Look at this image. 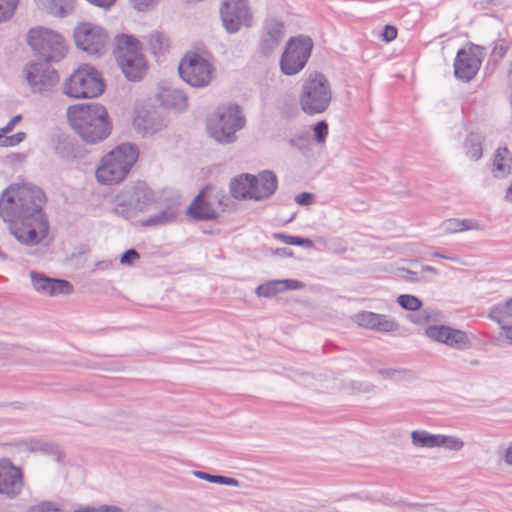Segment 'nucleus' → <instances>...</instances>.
I'll list each match as a JSON object with an SVG mask.
<instances>
[{"label": "nucleus", "mask_w": 512, "mask_h": 512, "mask_svg": "<svg viewBox=\"0 0 512 512\" xmlns=\"http://www.w3.org/2000/svg\"><path fill=\"white\" fill-rule=\"evenodd\" d=\"M397 303L405 310L417 311L421 308L422 302L413 295L403 294L397 298Z\"/></svg>", "instance_id": "34"}, {"label": "nucleus", "mask_w": 512, "mask_h": 512, "mask_svg": "<svg viewBox=\"0 0 512 512\" xmlns=\"http://www.w3.org/2000/svg\"><path fill=\"white\" fill-rule=\"evenodd\" d=\"M443 228L448 233L462 232L460 219H448L443 223Z\"/></svg>", "instance_id": "47"}, {"label": "nucleus", "mask_w": 512, "mask_h": 512, "mask_svg": "<svg viewBox=\"0 0 512 512\" xmlns=\"http://www.w3.org/2000/svg\"><path fill=\"white\" fill-rule=\"evenodd\" d=\"M152 204L157 213L140 222L141 227H159L176 222L179 216L177 198L156 199L153 190L145 182H137L121 190L115 197L113 213L125 220H133L147 212Z\"/></svg>", "instance_id": "2"}, {"label": "nucleus", "mask_w": 512, "mask_h": 512, "mask_svg": "<svg viewBox=\"0 0 512 512\" xmlns=\"http://www.w3.org/2000/svg\"><path fill=\"white\" fill-rule=\"evenodd\" d=\"M503 460L508 466L512 467V442L505 449L503 454Z\"/></svg>", "instance_id": "54"}, {"label": "nucleus", "mask_w": 512, "mask_h": 512, "mask_svg": "<svg viewBox=\"0 0 512 512\" xmlns=\"http://www.w3.org/2000/svg\"><path fill=\"white\" fill-rule=\"evenodd\" d=\"M32 286L39 294L54 297L60 294L67 295L73 292V286L70 282L51 278L37 271L30 272Z\"/></svg>", "instance_id": "17"}, {"label": "nucleus", "mask_w": 512, "mask_h": 512, "mask_svg": "<svg viewBox=\"0 0 512 512\" xmlns=\"http://www.w3.org/2000/svg\"><path fill=\"white\" fill-rule=\"evenodd\" d=\"M220 15L229 33H236L242 26L250 27L252 24L253 17L247 0H223Z\"/></svg>", "instance_id": "13"}, {"label": "nucleus", "mask_w": 512, "mask_h": 512, "mask_svg": "<svg viewBox=\"0 0 512 512\" xmlns=\"http://www.w3.org/2000/svg\"><path fill=\"white\" fill-rule=\"evenodd\" d=\"M433 314V311L425 309L419 312L417 315L411 316L410 320L418 325L425 324L433 318Z\"/></svg>", "instance_id": "41"}, {"label": "nucleus", "mask_w": 512, "mask_h": 512, "mask_svg": "<svg viewBox=\"0 0 512 512\" xmlns=\"http://www.w3.org/2000/svg\"><path fill=\"white\" fill-rule=\"evenodd\" d=\"M332 101V87L328 78L319 72H313L304 80L299 96L303 112L308 115L325 112Z\"/></svg>", "instance_id": "5"}, {"label": "nucleus", "mask_w": 512, "mask_h": 512, "mask_svg": "<svg viewBox=\"0 0 512 512\" xmlns=\"http://www.w3.org/2000/svg\"><path fill=\"white\" fill-rule=\"evenodd\" d=\"M74 512H97L96 508L93 507H85L75 510Z\"/></svg>", "instance_id": "61"}, {"label": "nucleus", "mask_w": 512, "mask_h": 512, "mask_svg": "<svg viewBox=\"0 0 512 512\" xmlns=\"http://www.w3.org/2000/svg\"><path fill=\"white\" fill-rule=\"evenodd\" d=\"M411 442L417 448H435L436 434L426 430H414L411 432Z\"/></svg>", "instance_id": "31"}, {"label": "nucleus", "mask_w": 512, "mask_h": 512, "mask_svg": "<svg viewBox=\"0 0 512 512\" xmlns=\"http://www.w3.org/2000/svg\"><path fill=\"white\" fill-rule=\"evenodd\" d=\"M464 447V442L452 435L436 434L435 448H445L449 451H460Z\"/></svg>", "instance_id": "32"}, {"label": "nucleus", "mask_w": 512, "mask_h": 512, "mask_svg": "<svg viewBox=\"0 0 512 512\" xmlns=\"http://www.w3.org/2000/svg\"><path fill=\"white\" fill-rule=\"evenodd\" d=\"M47 11L57 17H65L74 12L75 0H40Z\"/></svg>", "instance_id": "27"}, {"label": "nucleus", "mask_w": 512, "mask_h": 512, "mask_svg": "<svg viewBox=\"0 0 512 512\" xmlns=\"http://www.w3.org/2000/svg\"><path fill=\"white\" fill-rule=\"evenodd\" d=\"M211 483L228 485V486H233V487H238L240 484L237 479L222 476V475H213V479H212Z\"/></svg>", "instance_id": "45"}, {"label": "nucleus", "mask_w": 512, "mask_h": 512, "mask_svg": "<svg viewBox=\"0 0 512 512\" xmlns=\"http://www.w3.org/2000/svg\"><path fill=\"white\" fill-rule=\"evenodd\" d=\"M97 512H124L122 508L117 506L102 505L96 508Z\"/></svg>", "instance_id": "58"}, {"label": "nucleus", "mask_w": 512, "mask_h": 512, "mask_svg": "<svg viewBox=\"0 0 512 512\" xmlns=\"http://www.w3.org/2000/svg\"><path fill=\"white\" fill-rule=\"evenodd\" d=\"M275 238L282 240L284 243L288 245H297V246H303L307 248H312L314 246V243L312 240L308 238H302L298 236H290L285 235L282 233H277L274 235Z\"/></svg>", "instance_id": "35"}, {"label": "nucleus", "mask_w": 512, "mask_h": 512, "mask_svg": "<svg viewBox=\"0 0 512 512\" xmlns=\"http://www.w3.org/2000/svg\"><path fill=\"white\" fill-rule=\"evenodd\" d=\"M508 149L499 148L495 154L493 162V173L497 178H503L510 173L511 170V159L507 157Z\"/></svg>", "instance_id": "28"}, {"label": "nucleus", "mask_w": 512, "mask_h": 512, "mask_svg": "<svg viewBox=\"0 0 512 512\" xmlns=\"http://www.w3.org/2000/svg\"><path fill=\"white\" fill-rule=\"evenodd\" d=\"M148 46L155 55L165 53L169 48L168 37L159 31H154L147 36Z\"/></svg>", "instance_id": "30"}, {"label": "nucleus", "mask_w": 512, "mask_h": 512, "mask_svg": "<svg viewBox=\"0 0 512 512\" xmlns=\"http://www.w3.org/2000/svg\"><path fill=\"white\" fill-rule=\"evenodd\" d=\"M4 134H6L5 132H3V129L1 128L0 129V146H2V140L4 138Z\"/></svg>", "instance_id": "64"}, {"label": "nucleus", "mask_w": 512, "mask_h": 512, "mask_svg": "<svg viewBox=\"0 0 512 512\" xmlns=\"http://www.w3.org/2000/svg\"><path fill=\"white\" fill-rule=\"evenodd\" d=\"M192 474L196 477V478H199V479H202V480H205L207 482H212V479H213V475L212 474H209V473H206V472H203V471H193Z\"/></svg>", "instance_id": "57"}, {"label": "nucleus", "mask_w": 512, "mask_h": 512, "mask_svg": "<svg viewBox=\"0 0 512 512\" xmlns=\"http://www.w3.org/2000/svg\"><path fill=\"white\" fill-rule=\"evenodd\" d=\"M313 48V41L307 36L291 38L281 56L280 67L285 75H295L306 65Z\"/></svg>", "instance_id": "10"}, {"label": "nucleus", "mask_w": 512, "mask_h": 512, "mask_svg": "<svg viewBox=\"0 0 512 512\" xmlns=\"http://www.w3.org/2000/svg\"><path fill=\"white\" fill-rule=\"evenodd\" d=\"M281 284L279 280L268 281L264 284L259 285L255 293L258 297L270 298L278 293H281Z\"/></svg>", "instance_id": "33"}, {"label": "nucleus", "mask_w": 512, "mask_h": 512, "mask_svg": "<svg viewBox=\"0 0 512 512\" xmlns=\"http://www.w3.org/2000/svg\"><path fill=\"white\" fill-rule=\"evenodd\" d=\"M215 203L221 204V199L203 190L194 198L187 213L196 220H214L219 215L214 208Z\"/></svg>", "instance_id": "18"}, {"label": "nucleus", "mask_w": 512, "mask_h": 512, "mask_svg": "<svg viewBox=\"0 0 512 512\" xmlns=\"http://www.w3.org/2000/svg\"><path fill=\"white\" fill-rule=\"evenodd\" d=\"M23 489V475L19 467L7 459H0V494L9 499L18 497Z\"/></svg>", "instance_id": "15"}, {"label": "nucleus", "mask_w": 512, "mask_h": 512, "mask_svg": "<svg viewBox=\"0 0 512 512\" xmlns=\"http://www.w3.org/2000/svg\"><path fill=\"white\" fill-rule=\"evenodd\" d=\"M68 119L75 132L88 144L103 141L110 134L107 110L99 103L69 107Z\"/></svg>", "instance_id": "3"}, {"label": "nucleus", "mask_w": 512, "mask_h": 512, "mask_svg": "<svg viewBox=\"0 0 512 512\" xmlns=\"http://www.w3.org/2000/svg\"><path fill=\"white\" fill-rule=\"evenodd\" d=\"M313 197L312 193L302 192L295 197V202L302 206L309 205L312 203Z\"/></svg>", "instance_id": "49"}, {"label": "nucleus", "mask_w": 512, "mask_h": 512, "mask_svg": "<svg viewBox=\"0 0 512 512\" xmlns=\"http://www.w3.org/2000/svg\"><path fill=\"white\" fill-rule=\"evenodd\" d=\"M460 227L461 231H468V230H476V231H483L484 226L480 224L478 221L470 220V219H462L460 220Z\"/></svg>", "instance_id": "42"}, {"label": "nucleus", "mask_w": 512, "mask_h": 512, "mask_svg": "<svg viewBox=\"0 0 512 512\" xmlns=\"http://www.w3.org/2000/svg\"><path fill=\"white\" fill-rule=\"evenodd\" d=\"M464 149L466 155L473 161H477L482 156V140L481 136L471 133L467 136L464 142Z\"/></svg>", "instance_id": "29"}, {"label": "nucleus", "mask_w": 512, "mask_h": 512, "mask_svg": "<svg viewBox=\"0 0 512 512\" xmlns=\"http://www.w3.org/2000/svg\"><path fill=\"white\" fill-rule=\"evenodd\" d=\"M26 512H63L60 505L53 501H41L30 506Z\"/></svg>", "instance_id": "37"}, {"label": "nucleus", "mask_w": 512, "mask_h": 512, "mask_svg": "<svg viewBox=\"0 0 512 512\" xmlns=\"http://www.w3.org/2000/svg\"><path fill=\"white\" fill-rule=\"evenodd\" d=\"M276 253L279 254V255H284V256H290L292 255V252L291 251H288L286 248H283V249H277L276 250Z\"/></svg>", "instance_id": "60"}, {"label": "nucleus", "mask_w": 512, "mask_h": 512, "mask_svg": "<svg viewBox=\"0 0 512 512\" xmlns=\"http://www.w3.org/2000/svg\"><path fill=\"white\" fill-rule=\"evenodd\" d=\"M133 125L143 135H153L164 127V122L155 111L139 110L134 118Z\"/></svg>", "instance_id": "21"}, {"label": "nucleus", "mask_w": 512, "mask_h": 512, "mask_svg": "<svg viewBox=\"0 0 512 512\" xmlns=\"http://www.w3.org/2000/svg\"><path fill=\"white\" fill-rule=\"evenodd\" d=\"M178 72L186 83L199 88L211 82L214 68L203 56L190 52L181 59Z\"/></svg>", "instance_id": "11"}, {"label": "nucleus", "mask_w": 512, "mask_h": 512, "mask_svg": "<svg viewBox=\"0 0 512 512\" xmlns=\"http://www.w3.org/2000/svg\"><path fill=\"white\" fill-rule=\"evenodd\" d=\"M398 271L400 273V276L404 280L409 281V282L416 283V282H422V281L427 280L424 275H421V272H419V268L412 270L409 268L400 267V268H398Z\"/></svg>", "instance_id": "38"}, {"label": "nucleus", "mask_w": 512, "mask_h": 512, "mask_svg": "<svg viewBox=\"0 0 512 512\" xmlns=\"http://www.w3.org/2000/svg\"><path fill=\"white\" fill-rule=\"evenodd\" d=\"M502 333L501 336L505 338V340L512 345V324L508 326H503L501 328Z\"/></svg>", "instance_id": "52"}, {"label": "nucleus", "mask_w": 512, "mask_h": 512, "mask_svg": "<svg viewBox=\"0 0 512 512\" xmlns=\"http://www.w3.org/2000/svg\"><path fill=\"white\" fill-rule=\"evenodd\" d=\"M504 200L510 204H512V180L509 186L507 187L504 195Z\"/></svg>", "instance_id": "59"}, {"label": "nucleus", "mask_w": 512, "mask_h": 512, "mask_svg": "<svg viewBox=\"0 0 512 512\" xmlns=\"http://www.w3.org/2000/svg\"><path fill=\"white\" fill-rule=\"evenodd\" d=\"M469 363L472 366H479L480 365V361L477 360V359L470 360Z\"/></svg>", "instance_id": "63"}, {"label": "nucleus", "mask_w": 512, "mask_h": 512, "mask_svg": "<svg viewBox=\"0 0 512 512\" xmlns=\"http://www.w3.org/2000/svg\"><path fill=\"white\" fill-rule=\"evenodd\" d=\"M73 36L76 46L90 55L104 54L110 43L106 31L90 23H82L75 27Z\"/></svg>", "instance_id": "12"}, {"label": "nucleus", "mask_w": 512, "mask_h": 512, "mask_svg": "<svg viewBox=\"0 0 512 512\" xmlns=\"http://www.w3.org/2000/svg\"><path fill=\"white\" fill-rule=\"evenodd\" d=\"M409 263L415 268H419V272H421V275H423L424 272H430L434 275L438 273V271L434 267L429 265H420L416 260H409Z\"/></svg>", "instance_id": "50"}, {"label": "nucleus", "mask_w": 512, "mask_h": 512, "mask_svg": "<svg viewBox=\"0 0 512 512\" xmlns=\"http://www.w3.org/2000/svg\"><path fill=\"white\" fill-rule=\"evenodd\" d=\"M25 138L26 133L24 132H18L11 136H7V134H4V138L2 140V147H11L18 145L19 143L24 141Z\"/></svg>", "instance_id": "40"}, {"label": "nucleus", "mask_w": 512, "mask_h": 512, "mask_svg": "<svg viewBox=\"0 0 512 512\" xmlns=\"http://www.w3.org/2000/svg\"><path fill=\"white\" fill-rule=\"evenodd\" d=\"M425 335L435 342L457 350H464L470 346L469 337L464 331L446 325H429L425 329Z\"/></svg>", "instance_id": "14"}, {"label": "nucleus", "mask_w": 512, "mask_h": 512, "mask_svg": "<svg viewBox=\"0 0 512 512\" xmlns=\"http://www.w3.org/2000/svg\"><path fill=\"white\" fill-rule=\"evenodd\" d=\"M245 126V117L236 104L219 106L209 117L207 130L209 135L222 144L233 143L236 132Z\"/></svg>", "instance_id": "6"}, {"label": "nucleus", "mask_w": 512, "mask_h": 512, "mask_svg": "<svg viewBox=\"0 0 512 512\" xmlns=\"http://www.w3.org/2000/svg\"><path fill=\"white\" fill-rule=\"evenodd\" d=\"M27 41L32 50L46 63L58 62L67 54V45L63 36L45 27L30 29Z\"/></svg>", "instance_id": "8"}, {"label": "nucleus", "mask_w": 512, "mask_h": 512, "mask_svg": "<svg viewBox=\"0 0 512 512\" xmlns=\"http://www.w3.org/2000/svg\"><path fill=\"white\" fill-rule=\"evenodd\" d=\"M138 159V148L130 143H123L106 154L96 169V178L102 184L121 182Z\"/></svg>", "instance_id": "4"}, {"label": "nucleus", "mask_w": 512, "mask_h": 512, "mask_svg": "<svg viewBox=\"0 0 512 512\" xmlns=\"http://www.w3.org/2000/svg\"><path fill=\"white\" fill-rule=\"evenodd\" d=\"M138 41L131 36L122 34L116 38L114 55L122 73L130 81L142 79L147 65L140 52Z\"/></svg>", "instance_id": "7"}, {"label": "nucleus", "mask_w": 512, "mask_h": 512, "mask_svg": "<svg viewBox=\"0 0 512 512\" xmlns=\"http://www.w3.org/2000/svg\"><path fill=\"white\" fill-rule=\"evenodd\" d=\"M376 373L384 378H392V377H394V375L399 373V371L396 369L389 368V369H378V370H376Z\"/></svg>", "instance_id": "53"}, {"label": "nucleus", "mask_w": 512, "mask_h": 512, "mask_svg": "<svg viewBox=\"0 0 512 512\" xmlns=\"http://www.w3.org/2000/svg\"><path fill=\"white\" fill-rule=\"evenodd\" d=\"M480 65V59L471 50H459L454 62V74L459 79L470 81L476 75Z\"/></svg>", "instance_id": "20"}, {"label": "nucleus", "mask_w": 512, "mask_h": 512, "mask_svg": "<svg viewBox=\"0 0 512 512\" xmlns=\"http://www.w3.org/2000/svg\"><path fill=\"white\" fill-rule=\"evenodd\" d=\"M158 0H130L132 6L138 11H145L153 7Z\"/></svg>", "instance_id": "46"}, {"label": "nucleus", "mask_w": 512, "mask_h": 512, "mask_svg": "<svg viewBox=\"0 0 512 512\" xmlns=\"http://www.w3.org/2000/svg\"><path fill=\"white\" fill-rule=\"evenodd\" d=\"M507 50H508V47L506 45L497 44V45H495V47L493 49V54L497 57L502 58L506 54Z\"/></svg>", "instance_id": "56"}, {"label": "nucleus", "mask_w": 512, "mask_h": 512, "mask_svg": "<svg viewBox=\"0 0 512 512\" xmlns=\"http://www.w3.org/2000/svg\"><path fill=\"white\" fill-rule=\"evenodd\" d=\"M433 255H434L435 257H439V258L449 259V260H453V261H455V260H456V258H454V257L445 256V255L440 254V253H438V252H435Z\"/></svg>", "instance_id": "62"}, {"label": "nucleus", "mask_w": 512, "mask_h": 512, "mask_svg": "<svg viewBox=\"0 0 512 512\" xmlns=\"http://www.w3.org/2000/svg\"><path fill=\"white\" fill-rule=\"evenodd\" d=\"M161 103L178 111L184 110L188 104L187 95L177 88H166L160 94Z\"/></svg>", "instance_id": "25"}, {"label": "nucleus", "mask_w": 512, "mask_h": 512, "mask_svg": "<svg viewBox=\"0 0 512 512\" xmlns=\"http://www.w3.org/2000/svg\"><path fill=\"white\" fill-rule=\"evenodd\" d=\"M281 284V290L282 292L286 290H298L302 289L304 287V284L298 280L294 279H285V280H279Z\"/></svg>", "instance_id": "44"}, {"label": "nucleus", "mask_w": 512, "mask_h": 512, "mask_svg": "<svg viewBox=\"0 0 512 512\" xmlns=\"http://www.w3.org/2000/svg\"><path fill=\"white\" fill-rule=\"evenodd\" d=\"M314 137L318 143H324L328 135V124L325 121H319L314 126Z\"/></svg>", "instance_id": "39"}, {"label": "nucleus", "mask_w": 512, "mask_h": 512, "mask_svg": "<svg viewBox=\"0 0 512 512\" xmlns=\"http://www.w3.org/2000/svg\"><path fill=\"white\" fill-rule=\"evenodd\" d=\"M488 317L500 325L508 326L512 324V298L504 303L493 306L488 314Z\"/></svg>", "instance_id": "26"}, {"label": "nucleus", "mask_w": 512, "mask_h": 512, "mask_svg": "<svg viewBox=\"0 0 512 512\" xmlns=\"http://www.w3.org/2000/svg\"><path fill=\"white\" fill-rule=\"evenodd\" d=\"M382 39L386 42H390L397 37V29L394 26L386 25L382 34Z\"/></svg>", "instance_id": "48"}, {"label": "nucleus", "mask_w": 512, "mask_h": 512, "mask_svg": "<svg viewBox=\"0 0 512 512\" xmlns=\"http://www.w3.org/2000/svg\"><path fill=\"white\" fill-rule=\"evenodd\" d=\"M21 119L22 117L20 114L12 117V119L7 123V125L2 128L3 132H5L6 134L10 133L14 129L15 125L21 121Z\"/></svg>", "instance_id": "51"}, {"label": "nucleus", "mask_w": 512, "mask_h": 512, "mask_svg": "<svg viewBox=\"0 0 512 512\" xmlns=\"http://www.w3.org/2000/svg\"><path fill=\"white\" fill-rule=\"evenodd\" d=\"M25 78L34 92L49 90L58 82L57 72L43 63H31L24 68Z\"/></svg>", "instance_id": "16"}, {"label": "nucleus", "mask_w": 512, "mask_h": 512, "mask_svg": "<svg viewBox=\"0 0 512 512\" xmlns=\"http://www.w3.org/2000/svg\"><path fill=\"white\" fill-rule=\"evenodd\" d=\"M87 1L95 6H99V7L105 8V9L109 8L115 2V0H87Z\"/></svg>", "instance_id": "55"}, {"label": "nucleus", "mask_w": 512, "mask_h": 512, "mask_svg": "<svg viewBox=\"0 0 512 512\" xmlns=\"http://www.w3.org/2000/svg\"><path fill=\"white\" fill-rule=\"evenodd\" d=\"M353 320L360 327L378 332H393L398 328L394 318L370 311H361L355 314Z\"/></svg>", "instance_id": "19"}, {"label": "nucleus", "mask_w": 512, "mask_h": 512, "mask_svg": "<svg viewBox=\"0 0 512 512\" xmlns=\"http://www.w3.org/2000/svg\"><path fill=\"white\" fill-rule=\"evenodd\" d=\"M139 258H140L139 253L135 249L131 248L122 254V256L120 258V263L122 265H131L134 263L135 260H137Z\"/></svg>", "instance_id": "43"}, {"label": "nucleus", "mask_w": 512, "mask_h": 512, "mask_svg": "<svg viewBox=\"0 0 512 512\" xmlns=\"http://www.w3.org/2000/svg\"><path fill=\"white\" fill-rule=\"evenodd\" d=\"M253 199L260 201L270 197L277 188V177L271 171H263L258 176H253Z\"/></svg>", "instance_id": "23"}, {"label": "nucleus", "mask_w": 512, "mask_h": 512, "mask_svg": "<svg viewBox=\"0 0 512 512\" xmlns=\"http://www.w3.org/2000/svg\"><path fill=\"white\" fill-rule=\"evenodd\" d=\"M104 91L100 73L93 66L81 65L63 85V92L71 98H94Z\"/></svg>", "instance_id": "9"}, {"label": "nucleus", "mask_w": 512, "mask_h": 512, "mask_svg": "<svg viewBox=\"0 0 512 512\" xmlns=\"http://www.w3.org/2000/svg\"><path fill=\"white\" fill-rule=\"evenodd\" d=\"M284 37V26L281 22L271 20L265 24L261 40V51L265 55L271 54L281 43Z\"/></svg>", "instance_id": "22"}, {"label": "nucleus", "mask_w": 512, "mask_h": 512, "mask_svg": "<svg viewBox=\"0 0 512 512\" xmlns=\"http://www.w3.org/2000/svg\"><path fill=\"white\" fill-rule=\"evenodd\" d=\"M44 192L31 185H12L0 198V216L10 223L11 234L27 246L41 243L48 235L49 222L43 212Z\"/></svg>", "instance_id": "1"}, {"label": "nucleus", "mask_w": 512, "mask_h": 512, "mask_svg": "<svg viewBox=\"0 0 512 512\" xmlns=\"http://www.w3.org/2000/svg\"><path fill=\"white\" fill-rule=\"evenodd\" d=\"M253 175L242 174L230 182V193L235 199H253Z\"/></svg>", "instance_id": "24"}, {"label": "nucleus", "mask_w": 512, "mask_h": 512, "mask_svg": "<svg viewBox=\"0 0 512 512\" xmlns=\"http://www.w3.org/2000/svg\"><path fill=\"white\" fill-rule=\"evenodd\" d=\"M18 2L19 0H0V23L14 15Z\"/></svg>", "instance_id": "36"}]
</instances>
